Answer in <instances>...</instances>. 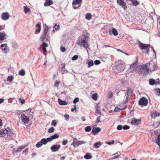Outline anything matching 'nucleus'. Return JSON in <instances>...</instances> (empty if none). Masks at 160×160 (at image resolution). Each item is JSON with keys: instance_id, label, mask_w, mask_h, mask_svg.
I'll use <instances>...</instances> for the list:
<instances>
[{"instance_id": "obj_1", "label": "nucleus", "mask_w": 160, "mask_h": 160, "mask_svg": "<svg viewBox=\"0 0 160 160\" xmlns=\"http://www.w3.org/2000/svg\"><path fill=\"white\" fill-rule=\"evenodd\" d=\"M141 70H143V75L147 74L149 71H153L157 69V64L152 61L141 66Z\"/></svg>"}, {"instance_id": "obj_2", "label": "nucleus", "mask_w": 160, "mask_h": 160, "mask_svg": "<svg viewBox=\"0 0 160 160\" xmlns=\"http://www.w3.org/2000/svg\"><path fill=\"white\" fill-rule=\"evenodd\" d=\"M125 63L121 60H118L116 62L115 65L113 67V70L116 73L120 72L125 69Z\"/></svg>"}, {"instance_id": "obj_3", "label": "nucleus", "mask_w": 160, "mask_h": 160, "mask_svg": "<svg viewBox=\"0 0 160 160\" xmlns=\"http://www.w3.org/2000/svg\"><path fill=\"white\" fill-rule=\"evenodd\" d=\"M141 66H139L137 62H135L130 65L129 70L130 72H132L134 71L138 72L140 70L141 72H142L143 70H141L142 69Z\"/></svg>"}, {"instance_id": "obj_4", "label": "nucleus", "mask_w": 160, "mask_h": 160, "mask_svg": "<svg viewBox=\"0 0 160 160\" xmlns=\"http://www.w3.org/2000/svg\"><path fill=\"white\" fill-rule=\"evenodd\" d=\"M48 26L45 25L44 27L43 32H42L40 38V40L43 41L45 39H48L49 38L48 34Z\"/></svg>"}, {"instance_id": "obj_5", "label": "nucleus", "mask_w": 160, "mask_h": 160, "mask_svg": "<svg viewBox=\"0 0 160 160\" xmlns=\"http://www.w3.org/2000/svg\"><path fill=\"white\" fill-rule=\"evenodd\" d=\"M77 45L80 46H82L85 48L88 47V42L86 41V38H81L78 39L76 42Z\"/></svg>"}, {"instance_id": "obj_6", "label": "nucleus", "mask_w": 160, "mask_h": 160, "mask_svg": "<svg viewBox=\"0 0 160 160\" xmlns=\"http://www.w3.org/2000/svg\"><path fill=\"white\" fill-rule=\"evenodd\" d=\"M140 48L142 49L146 50V52H145V53L148 54L149 52V48L150 47V45L149 44H143L142 43H140L139 45Z\"/></svg>"}, {"instance_id": "obj_7", "label": "nucleus", "mask_w": 160, "mask_h": 160, "mask_svg": "<svg viewBox=\"0 0 160 160\" xmlns=\"http://www.w3.org/2000/svg\"><path fill=\"white\" fill-rule=\"evenodd\" d=\"M148 101L146 98H141L138 102V104L141 106H146L147 105Z\"/></svg>"}, {"instance_id": "obj_8", "label": "nucleus", "mask_w": 160, "mask_h": 160, "mask_svg": "<svg viewBox=\"0 0 160 160\" xmlns=\"http://www.w3.org/2000/svg\"><path fill=\"white\" fill-rule=\"evenodd\" d=\"M117 2L118 4L121 6L124 10L127 8L126 4L123 0H117Z\"/></svg>"}, {"instance_id": "obj_9", "label": "nucleus", "mask_w": 160, "mask_h": 160, "mask_svg": "<svg viewBox=\"0 0 160 160\" xmlns=\"http://www.w3.org/2000/svg\"><path fill=\"white\" fill-rule=\"evenodd\" d=\"M20 118L22 121L24 123H27L29 121V118L23 113L21 114Z\"/></svg>"}, {"instance_id": "obj_10", "label": "nucleus", "mask_w": 160, "mask_h": 160, "mask_svg": "<svg viewBox=\"0 0 160 160\" xmlns=\"http://www.w3.org/2000/svg\"><path fill=\"white\" fill-rule=\"evenodd\" d=\"M86 142L83 141H78L77 142L73 141L71 145H73L74 147H77L78 146L80 145L84 144L86 143Z\"/></svg>"}, {"instance_id": "obj_11", "label": "nucleus", "mask_w": 160, "mask_h": 160, "mask_svg": "<svg viewBox=\"0 0 160 160\" xmlns=\"http://www.w3.org/2000/svg\"><path fill=\"white\" fill-rule=\"evenodd\" d=\"M133 92V90L131 89H128L127 92V95L126 96V99L123 101V103H125L128 102V96L132 94Z\"/></svg>"}, {"instance_id": "obj_12", "label": "nucleus", "mask_w": 160, "mask_h": 160, "mask_svg": "<svg viewBox=\"0 0 160 160\" xmlns=\"http://www.w3.org/2000/svg\"><path fill=\"white\" fill-rule=\"evenodd\" d=\"M131 123L132 125H139L141 123V119H137L135 118H133L132 119Z\"/></svg>"}, {"instance_id": "obj_13", "label": "nucleus", "mask_w": 160, "mask_h": 160, "mask_svg": "<svg viewBox=\"0 0 160 160\" xmlns=\"http://www.w3.org/2000/svg\"><path fill=\"white\" fill-rule=\"evenodd\" d=\"M61 147L60 145H54L51 147L50 148L52 152L58 151Z\"/></svg>"}, {"instance_id": "obj_14", "label": "nucleus", "mask_w": 160, "mask_h": 160, "mask_svg": "<svg viewBox=\"0 0 160 160\" xmlns=\"http://www.w3.org/2000/svg\"><path fill=\"white\" fill-rule=\"evenodd\" d=\"M25 147L24 146H21L18 147L17 149L16 150L15 149H14L13 150L12 152L13 155H15V154L16 153L21 152L22 151V150L24 149Z\"/></svg>"}, {"instance_id": "obj_15", "label": "nucleus", "mask_w": 160, "mask_h": 160, "mask_svg": "<svg viewBox=\"0 0 160 160\" xmlns=\"http://www.w3.org/2000/svg\"><path fill=\"white\" fill-rule=\"evenodd\" d=\"M9 17V15L7 12L3 13L1 15V18L2 20H8Z\"/></svg>"}, {"instance_id": "obj_16", "label": "nucleus", "mask_w": 160, "mask_h": 160, "mask_svg": "<svg viewBox=\"0 0 160 160\" xmlns=\"http://www.w3.org/2000/svg\"><path fill=\"white\" fill-rule=\"evenodd\" d=\"M7 37V35L5 32H0V43L2 42L1 41L6 39Z\"/></svg>"}, {"instance_id": "obj_17", "label": "nucleus", "mask_w": 160, "mask_h": 160, "mask_svg": "<svg viewBox=\"0 0 160 160\" xmlns=\"http://www.w3.org/2000/svg\"><path fill=\"white\" fill-rule=\"evenodd\" d=\"M82 1V0H73L72 4L73 5V8L75 9H76L78 7H75V5L79 4Z\"/></svg>"}, {"instance_id": "obj_18", "label": "nucleus", "mask_w": 160, "mask_h": 160, "mask_svg": "<svg viewBox=\"0 0 160 160\" xmlns=\"http://www.w3.org/2000/svg\"><path fill=\"white\" fill-rule=\"evenodd\" d=\"M101 131V129L99 128H93L92 132L94 135H95L97 133L100 132Z\"/></svg>"}, {"instance_id": "obj_19", "label": "nucleus", "mask_w": 160, "mask_h": 160, "mask_svg": "<svg viewBox=\"0 0 160 160\" xmlns=\"http://www.w3.org/2000/svg\"><path fill=\"white\" fill-rule=\"evenodd\" d=\"M151 113V116L153 118H155L157 116H159L160 115L159 113L158 112L154 110L152 111Z\"/></svg>"}, {"instance_id": "obj_20", "label": "nucleus", "mask_w": 160, "mask_h": 160, "mask_svg": "<svg viewBox=\"0 0 160 160\" xmlns=\"http://www.w3.org/2000/svg\"><path fill=\"white\" fill-rule=\"evenodd\" d=\"M59 137V135L58 134H55L53 135H52L49 138H48V140L51 142L53 139L58 138Z\"/></svg>"}, {"instance_id": "obj_21", "label": "nucleus", "mask_w": 160, "mask_h": 160, "mask_svg": "<svg viewBox=\"0 0 160 160\" xmlns=\"http://www.w3.org/2000/svg\"><path fill=\"white\" fill-rule=\"evenodd\" d=\"M7 133L8 130L6 129L0 130V137L5 136Z\"/></svg>"}, {"instance_id": "obj_22", "label": "nucleus", "mask_w": 160, "mask_h": 160, "mask_svg": "<svg viewBox=\"0 0 160 160\" xmlns=\"http://www.w3.org/2000/svg\"><path fill=\"white\" fill-rule=\"evenodd\" d=\"M7 137L8 138L11 139L13 137L14 134L12 131L9 130H8V133H7Z\"/></svg>"}, {"instance_id": "obj_23", "label": "nucleus", "mask_w": 160, "mask_h": 160, "mask_svg": "<svg viewBox=\"0 0 160 160\" xmlns=\"http://www.w3.org/2000/svg\"><path fill=\"white\" fill-rule=\"evenodd\" d=\"M36 28H37L35 31V34H38L39 33L41 30V26L40 24H37L35 26Z\"/></svg>"}, {"instance_id": "obj_24", "label": "nucleus", "mask_w": 160, "mask_h": 160, "mask_svg": "<svg viewBox=\"0 0 160 160\" xmlns=\"http://www.w3.org/2000/svg\"><path fill=\"white\" fill-rule=\"evenodd\" d=\"M58 102L59 104L61 105H65L68 104V102L66 101H62L60 98L58 99Z\"/></svg>"}, {"instance_id": "obj_25", "label": "nucleus", "mask_w": 160, "mask_h": 160, "mask_svg": "<svg viewBox=\"0 0 160 160\" xmlns=\"http://www.w3.org/2000/svg\"><path fill=\"white\" fill-rule=\"evenodd\" d=\"M53 4V2L51 0H47L44 3L45 7L50 6Z\"/></svg>"}, {"instance_id": "obj_26", "label": "nucleus", "mask_w": 160, "mask_h": 160, "mask_svg": "<svg viewBox=\"0 0 160 160\" xmlns=\"http://www.w3.org/2000/svg\"><path fill=\"white\" fill-rule=\"evenodd\" d=\"M92 156L91 154L89 153H87L84 156V158L87 159H89L91 158Z\"/></svg>"}, {"instance_id": "obj_27", "label": "nucleus", "mask_w": 160, "mask_h": 160, "mask_svg": "<svg viewBox=\"0 0 160 160\" xmlns=\"http://www.w3.org/2000/svg\"><path fill=\"white\" fill-rule=\"evenodd\" d=\"M41 141L42 142V145H45L48 142H50V141H49L48 140V138L46 139L45 138H43L41 139Z\"/></svg>"}, {"instance_id": "obj_28", "label": "nucleus", "mask_w": 160, "mask_h": 160, "mask_svg": "<svg viewBox=\"0 0 160 160\" xmlns=\"http://www.w3.org/2000/svg\"><path fill=\"white\" fill-rule=\"evenodd\" d=\"M155 142L158 145L159 147V148H160V134L158 136V137L156 140Z\"/></svg>"}, {"instance_id": "obj_29", "label": "nucleus", "mask_w": 160, "mask_h": 160, "mask_svg": "<svg viewBox=\"0 0 160 160\" xmlns=\"http://www.w3.org/2000/svg\"><path fill=\"white\" fill-rule=\"evenodd\" d=\"M149 83L150 85H153L156 84V81L153 79H150L149 80Z\"/></svg>"}, {"instance_id": "obj_30", "label": "nucleus", "mask_w": 160, "mask_h": 160, "mask_svg": "<svg viewBox=\"0 0 160 160\" xmlns=\"http://www.w3.org/2000/svg\"><path fill=\"white\" fill-rule=\"evenodd\" d=\"M132 2V4L134 6H137L139 4L138 2L135 0H130Z\"/></svg>"}, {"instance_id": "obj_31", "label": "nucleus", "mask_w": 160, "mask_h": 160, "mask_svg": "<svg viewBox=\"0 0 160 160\" xmlns=\"http://www.w3.org/2000/svg\"><path fill=\"white\" fill-rule=\"evenodd\" d=\"M127 107V106L124 107L123 108H118V107H116V108H115V109H114V111L115 112H118L119 110H123V109H125Z\"/></svg>"}, {"instance_id": "obj_32", "label": "nucleus", "mask_w": 160, "mask_h": 160, "mask_svg": "<svg viewBox=\"0 0 160 160\" xmlns=\"http://www.w3.org/2000/svg\"><path fill=\"white\" fill-rule=\"evenodd\" d=\"M112 33L115 36H117L118 34L116 29L114 28H113L112 29Z\"/></svg>"}, {"instance_id": "obj_33", "label": "nucleus", "mask_w": 160, "mask_h": 160, "mask_svg": "<svg viewBox=\"0 0 160 160\" xmlns=\"http://www.w3.org/2000/svg\"><path fill=\"white\" fill-rule=\"evenodd\" d=\"M92 18L91 14L90 13H88L86 14V18L88 20L91 19Z\"/></svg>"}, {"instance_id": "obj_34", "label": "nucleus", "mask_w": 160, "mask_h": 160, "mask_svg": "<svg viewBox=\"0 0 160 160\" xmlns=\"http://www.w3.org/2000/svg\"><path fill=\"white\" fill-rule=\"evenodd\" d=\"M93 62L92 60H91L89 61L88 62V67L90 68L93 65Z\"/></svg>"}, {"instance_id": "obj_35", "label": "nucleus", "mask_w": 160, "mask_h": 160, "mask_svg": "<svg viewBox=\"0 0 160 160\" xmlns=\"http://www.w3.org/2000/svg\"><path fill=\"white\" fill-rule=\"evenodd\" d=\"M25 71L23 69L21 70L19 72V74L21 76H24L25 74Z\"/></svg>"}, {"instance_id": "obj_36", "label": "nucleus", "mask_w": 160, "mask_h": 160, "mask_svg": "<svg viewBox=\"0 0 160 160\" xmlns=\"http://www.w3.org/2000/svg\"><path fill=\"white\" fill-rule=\"evenodd\" d=\"M24 12L25 13H26L29 12L30 11V9L28 8L26 6H24Z\"/></svg>"}, {"instance_id": "obj_37", "label": "nucleus", "mask_w": 160, "mask_h": 160, "mask_svg": "<svg viewBox=\"0 0 160 160\" xmlns=\"http://www.w3.org/2000/svg\"><path fill=\"white\" fill-rule=\"evenodd\" d=\"M55 129L52 127H50L48 130V132L49 133H51L54 132Z\"/></svg>"}, {"instance_id": "obj_38", "label": "nucleus", "mask_w": 160, "mask_h": 160, "mask_svg": "<svg viewBox=\"0 0 160 160\" xmlns=\"http://www.w3.org/2000/svg\"><path fill=\"white\" fill-rule=\"evenodd\" d=\"M102 144L100 142H98L95 143L94 144V145L95 147V148H99V145H101Z\"/></svg>"}, {"instance_id": "obj_39", "label": "nucleus", "mask_w": 160, "mask_h": 160, "mask_svg": "<svg viewBox=\"0 0 160 160\" xmlns=\"http://www.w3.org/2000/svg\"><path fill=\"white\" fill-rule=\"evenodd\" d=\"M92 97L94 100H96L97 99V93H94L93 94Z\"/></svg>"}, {"instance_id": "obj_40", "label": "nucleus", "mask_w": 160, "mask_h": 160, "mask_svg": "<svg viewBox=\"0 0 160 160\" xmlns=\"http://www.w3.org/2000/svg\"><path fill=\"white\" fill-rule=\"evenodd\" d=\"M42 145L41 141L38 142L36 145V146L37 148H39L41 147Z\"/></svg>"}, {"instance_id": "obj_41", "label": "nucleus", "mask_w": 160, "mask_h": 160, "mask_svg": "<svg viewBox=\"0 0 160 160\" xmlns=\"http://www.w3.org/2000/svg\"><path fill=\"white\" fill-rule=\"evenodd\" d=\"M91 128L90 126H88L85 128V130L86 132H89L91 130Z\"/></svg>"}, {"instance_id": "obj_42", "label": "nucleus", "mask_w": 160, "mask_h": 160, "mask_svg": "<svg viewBox=\"0 0 160 160\" xmlns=\"http://www.w3.org/2000/svg\"><path fill=\"white\" fill-rule=\"evenodd\" d=\"M67 71L65 70V66L64 65L62 67V73L63 74L64 73H66Z\"/></svg>"}, {"instance_id": "obj_43", "label": "nucleus", "mask_w": 160, "mask_h": 160, "mask_svg": "<svg viewBox=\"0 0 160 160\" xmlns=\"http://www.w3.org/2000/svg\"><path fill=\"white\" fill-rule=\"evenodd\" d=\"M13 79V77L12 76H9L7 78V80L10 82L12 81Z\"/></svg>"}, {"instance_id": "obj_44", "label": "nucleus", "mask_w": 160, "mask_h": 160, "mask_svg": "<svg viewBox=\"0 0 160 160\" xmlns=\"http://www.w3.org/2000/svg\"><path fill=\"white\" fill-rule=\"evenodd\" d=\"M130 127L127 125H125L123 127L122 129L125 130H127L129 129Z\"/></svg>"}, {"instance_id": "obj_45", "label": "nucleus", "mask_w": 160, "mask_h": 160, "mask_svg": "<svg viewBox=\"0 0 160 160\" xmlns=\"http://www.w3.org/2000/svg\"><path fill=\"white\" fill-rule=\"evenodd\" d=\"M51 125L52 126H54V127L56 126L57 125V123L56 122V120H52L51 123Z\"/></svg>"}, {"instance_id": "obj_46", "label": "nucleus", "mask_w": 160, "mask_h": 160, "mask_svg": "<svg viewBox=\"0 0 160 160\" xmlns=\"http://www.w3.org/2000/svg\"><path fill=\"white\" fill-rule=\"evenodd\" d=\"M43 48H46L48 46V44L44 42H43L42 44Z\"/></svg>"}, {"instance_id": "obj_47", "label": "nucleus", "mask_w": 160, "mask_h": 160, "mask_svg": "<svg viewBox=\"0 0 160 160\" xmlns=\"http://www.w3.org/2000/svg\"><path fill=\"white\" fill-rule=\"evenodd\" d=\"M154 90L158 93V95L160 96V88H156L154 89Z\"/></svg>"}, {"instance_id": "obj_48", "label": "nucleus", "mask_w": 160, "mask_h": 160, "mask_svg": "<svg viewBox=\"0 0 160 160\" xmlns=\"http://www.w3.org/2000/svg\"><path fill=\"white\" fill-rule=\"evenodd\" d=\"M122 128H123L122 126V125H118L117 127V129L118 130H120L122 129Z\"/></svg>"}, {"instance_id": "obj_49", "label": "nucleus", "mask_w": 160, "mask_h": 160, "mask_svg": "<svg viewBox=\"0 0 160 160\" xmlns=\"http://www.w3.org/2000/svg\"><path fill=\"white\" fill-rule=\"evenodd\" d=\"M53 28H55V29L56 30H58L59 28V25H57V24H55L54 26L53 27Z\"/></svg>"}, {"instance_id": "obj_50", "label": "nucleus", "mask_w": 160, "mask_h": 160, "mask_svg": "<svg viewBox=\"0 0 160 160\" xmlns=\"http://www.w3.org/2000/svg\"><path fill=\"white\" fill-rule=\"evenodd\" d=\"M94 64L96 65H98L100 64L101 63L100 61L99 60H95L94 61Z\"/></svg>"}, {"instance_id": "obj_51", "label": "nucleus", "mask_w": 160, "mask_h": 160, "mask_svg": "<svg viewBox=\"0 0 160 160\" xmlns=\"http://www.w3.org/2000/svg\"><path fill=\"white\" fill-rule=\"evenodd\" d=\"M65 119L66 120L68 121L69 120V115L68 114H65L64 115Z\"/></svg>"}, {"instance_id": "obj_52", "label": "nucleus", "mask_w": 160, "mask_h": 160, "mask_svg": "<svg viewBox=\"0 0 160 160\" xmlns=\"http://www.w3.org/2000/svg\"><path fill=\"white\" fill-rule=\"evenodd\" d=\"M79 99L78 98H75L73 101V103L74 104L78 102Z\"/></svg>"}, {"instance_id": "obj_53", "label": "nucleus", "mask_w": 160, "mask_h": 160, "mask_svg": "<svg viewBox=\"0 0 160 160\" xmlns=\"http://www.w3.org/2000/svg\"><path fill=\"white\" fill-rule=\"evenodd\" d=\"M78 58V56L77 55H75L72 58V60H77Z\"/></svg>"}, {"instance_id": "obj_54", "label": "nucleus", "mask_w": 160, "mask_h": 160, "mask_svg": "<svg viewBox=\"0 0 160 160\" xmlns=\"http://www.w3.org/2000/svg\"><path fill=\"white\" fill-rule=\"evenodd\" d=\"M119 156H120V154H118V155H115V156H114V157L111 158H110V159H113L117 158H118V157H119Z\"/></svg>"}, {"instance_id": "obj_55", "label": "nucleus", "mask_w": 160, "mask_h": 160, "mask_svg": "<svg viewBox=\"0 0 160 160\" xmlns=\"http://www.w3.org/2000/svg\"><path fill=\"white\" fill-rule=\"evenodd\" d=\"M112 96V93L110 92H109V93L108 94L107 96L108 98H111Z\"/></svg>"}, {"instance_id": "obj_56", "label": "nucleus", "mask_w": 160, "mask_h": 160, "mask_svg": "<svg viewBox=\"0 0 160 160\" xmlns=\"http://www.w3.org/2000/svg\"><path fill=\"white\" fill-rule=\"evenodd\" d=\"M60 83V82L58 81H55L54 83V86L55 87H58Z\"/></svg>"}, {"instance_id": "obj_57", "label": "nucleus", "mask_w": 160, "mask_h": 160, "mask_svg": "<svg viewBox=\"0 0 160 160\" xmlns=\"http://www.w3.org/2000/svg\"><path fill=\"white\" fill-rule=\"evenodd\" d=\"M60 50L62 52H64L65 51L66 49H65V48H64L62 46H61L60 47Z\"/></svg>"}, {"instance_id": "obj_58", "label": "nucleus", "mask_w": 160, "mask_h": 160, "mask_svg": "<svg viewBox=\"0 0 160 160\" xmlns=\"http://www.w3.org/2000/svg\"><path fill=\"white\" fill-rule=\"evenodd\" d=\"M100 116L97 118L96 122V123H98L101 122V121H100Z\"/></svg>"}, {"instance_id": "obj_59", "label": "nucleus", "mask_w": 160, "mask_h": 160, "mask_svg": "<svg viewBox=\"0 0 160 160\" xmlns=\"http://www.w3.org/2000/svg\"><path fill=\"white\" fill-rule=\"evenodd\" d=\"M68 143V140H65L63 141L62 142V144L63 145H65L67 144Z\"/></svg>"}, {"instance_id": "obj_60", "label": "nucleus", "mask_w": 160, "mask_h": 160, "mask_svg": "<svg viewBox=\"0 0 160 160\" xmlns=\"http://www.w3.org/2000/svg\"><path fill=\"white\" fill-rule=\"evenodd\" d=\"M7 47H5L4 49V52H5V53H7L8 52V51L9 50V49L8 48H7Z\"/></svg>"}, {"instance_id": "obj_61", "label": "nucleus", "mask_w": 160, "mask_h": 160, "mask_svg": "<svg viewBox=\"0 0 160 160\" xmlns=\"http://www.w3.org/2000/svg\"><path fill=\"white\" fill-rule=\"evenodd\" d=\"M114 140H112V141L111 142H107V144H108L110 145H111L112 144H113L114 143Z\"/></svg>"}, {"instance_id": "obj_62", "label": "nucleus", "mask_w": 160, "mask_h": 160, "mask_svg": "<svg viewBox=\"0 0 160 160\" xmlns=\"http://www.w3.org/2000/svg\"><path fill=\"white\" fill-rule=\"evenodd\" d=\"M74 108H72L71 111L72 112H73L74 110H76V105H74L73 106Z\"/></svg>"}, {"instance_id": "obj_63", "label": "nucleus", "mask_w": 160, "mask_h": 160, "mask_svg": "<svg viewBox=\"0 0 160 160\" xmlns=\"http://www.w3.org/2000/svg\"><path fill=\"white\" fill-rule=\"evenodd\" d=\"M19 100L20 101L21 103L22 104H23L25 102V100L24 99L22 100L21 98H19Z\"/></svg>"}, {"instance_id": "obj_64", "label": "nucleus", "mask_w": 160, "mask_h": 160, "mask_svg": "<svg viewBox=\"0 0 160 160\" xmlns=\"http://www.w3.org/2000/svg\"><path fill=\"white\" fill-rule=\"evenodd\" d=\"M157 80L158 81L157 82H156V85H157V84L160 85V80L158 79H157Z\"/></svg>"}]
</instances>
